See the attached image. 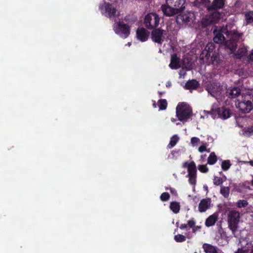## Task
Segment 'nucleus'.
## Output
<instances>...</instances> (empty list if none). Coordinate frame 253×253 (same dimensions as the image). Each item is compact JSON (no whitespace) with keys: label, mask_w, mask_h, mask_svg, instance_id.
Instances as JSON below:
<instances>
[{"label":"nucleus","mask_w":253,"mask_h":253,"mask_svg":"<svg viewBox=\"0 0 253 253\" xmlns=\"http://www.w3.org/2000/svg\"><path fill=\"white\" fill-rule=\"evenodd\" d=\"M191 107L184 102L179 103L176 108V116L178 120L182 122H187L191 117Z\"/></svg>","instance_id":"f257e3e1"},{"label":"nucleus","mask_w":253,"mask_h":253,"mask_svg":"<svg viewBox=\"0 0 253 253\" xmlns=\"http://www.w3.org/2000/svg\"><path fill=\"white\" fill-rule=\"evenodd\" d=\"M237 107L240 111L246 114L253 110V94L247 93L242 96V99L239 101Z\"/></svg>","instance_id":"f03ea898"},{"label":"nucleus","mask_w":253,"mask_h":253,"mask_svg":"<svg viewBox=\"0 0 253 253\" xmlns=\"http://www.w3.org/2000/svg\"><path fill=\"white\" fill-rule=\"evenodd\" d=\"M160 18L159 15L155 12L147 14L144 19V25L149 30L157 28L160 24Z\"/></svg>","instance_id":"7ed1b4c3"},{"label":"nucleus","mask_w":253,"mask_h":253,"mask_svg":"<svg viewBox=\"0 0 253 253\" xmlns=\"http://www.w3.org/2000/svg\"><path fill=\"white\" fill-rule=\"evenodd\" d=\"M240 218V213L238 211L235 210L229 211L227 218L228 227L232 231V233L234 235L238 228Z\"/></svg>","instance_id":"20e7f679"},{"label":"nucleus","mask_w":253,"mask_h":253,"mask_svg":"<svg viewBox=\"0 0 253 253\" xmlns=\"http://www.w3.org/2000/svg\"><path fill=\"white\" fill-rule=\"evenodd\" d=\"M99 9L102 15L110 19L116 18L117 16L116 7L112 3L104 1L99 5Z\"/></svg>","instance_id":"39448f33"},{"label":"nucleus","mask_w":253,"mask_h":253,"mask_svg":"<svg viewBox=\"0 0 253 253\" xmlns=\"http://www.w3.org/2000/svg\"><path fill=\"white\" fill-rule=\"evenodd\" d=\"M113 28L117 34L124 38H126L130 35V27L122 22L115 23Z\"/></svg>","instance_id":"423d86ee"},{"label":"nucleus","mask_w":253,"mask_h":253,"mask_svg":"<svg viewBox=\"0 0 253 253\" xmlns=\"http://www.w3.org/2000/svg\"><path fill=\"white\" fill-rule=\"evenodd\" d=\"M173 4L165 3L162 4L161 9L164 15L166 16H172L181 12L185 8V6L173 7Z\"/></svg>","instance_id":"0eeeda50"},{"label":"nucleus","mask_w":253,"mask_h":253,"mask_svg":"<svg viewBox=\"0 0 253 253\" xmlns=\"http://www.w3.org/2000/svg\"><path fill=\"white\" fill-rule=\"evenodd\" d=\"M167 35V31L161 28H155L152 29L151 33V38L152 41L161 45L165 39Z\"/></svg>","instance_id":"6e6552de"},{"label":"nucleus","mask_w":253,"mask_h":253,"mask_svg":"<svg viewBox=\"0 0 253 253\" xmlns=\"http://www.w3.org/2000/svg\"><path fill=\"white\" fill-rule=\"evenodd\" d=\"M214 37L213 38V42L218 44H221L223 43L225 41V38L223 35V34L226 35H229L230 32L228 31L226 27H222L218 30H214L213 31Z\"/></svg>","instance_id":"1a4fd4ad"},{"label":"nucleus","mask_w":253,"mask_h":253,"mask_svg":"<svg viewBox=\"0 0 253 253\" xmlns=\"http://www.w3.org/2000/svg\"><path fill=\"white\" fill-rule=\"evenodd\" d=\"M194 19V14L192 12H188L180 14L176 16L175 21L179 25L188 24L193 22Z\"/></svg>","instance_id":"9d476101"},{"label":"nucleus","mask_w":253,"mask_h":253,"mask_svg":"<svg viewBox=\"0 0 253 253\" xmlns=\"http://www.w3.org/2000/svg\"><path fill=\"white\" fill-rule=\"evenodd\" d=\"M222 88V86L219 83L214 82H210L206 86V90L213 97L220 92Z\"/></svg>","instance_id":"9b49d317"},{"label":"nucleus","mask_w":253,"mask_h":253,"mask_svg":"<svg viewBox=\"0 0 253 253\" xmlns=\"http://www.w3.org/2000/svg\"><path fill=\"white\" fill-rule=\"evenodd\" d=\"M137 39L141 42L148 40L150 36V32L143 27L138 28L136 32Z\"/></svg>","instance_id":"f8f14e48"},{"label":"nucleus","mask_w":253,"mask_h":253,"mask_svg":"<svg viewBox=\"0 0 253 253\" xmlns=\"http://www.w3.org/2000/svg\"><path fill=\"white\" fill-rule=\"evenodd\" d=\"M226 0H213L210 5L207 6V10L209 11H212V10H217L218 9H222L225 4Z\"/></svg>","instance_id":"ddd939ff"},{"label":"nucleus","mask_w":253,"mask_h":253,"mask_svg":"<svg viewBox=\"0 0 253 253\" xmlns=\"http://www.w3.org/2000/svg\"><path fill=\"white\" fill-rule=\"evenodd\" d=\"M217 113L219 118L226 120L230 118L232 114L231 110L225 107L218 108Z\"/></svg>","instance_id":"4468645a"},{"label":"nucleus","mask_w":253,"mask_h":253,"mask_svg":"<svg viewBox=\"0 0 253 253\" xmlns=\"http://www.w3.org/2000/svg\"><path fill=\"white\" fill-rule=\"evenodd\" d=\"M211 200L210 198L203 199L200 201L199 204V211L200 212H205L210 209L211 206Z\"/></svg>","instance_id":"2eb2a0df"},{"label":"nucleus","mask_w":253,"mask_h":253,"mask_svg":"<svg viewBox=\"0 0 253 253\" xmlns=\"http://www.w3.org/2000/svg\"><path fill=\"white\" fill-rule=\"evenodd\" d=\"M182 167L187 169L188 175H197L196 166L194 161H191L189 163L187 162H184L182 165Z\"/></svg>","instance_id":"dca6fc26"},{"label":"nucleus","mask_w":253,"mask_h":253,"mask_svg":"<svg viewBox=\"0 0 253 253\" xmlns=\"http://www.w3.org/2000/svg\"><path fill=\"white\" fill-rule=\"evenodd\" d=\"M171 69H178L180 67V58L177 57L176 54L171 56L170 63L169 65Z\"/></svg>","instance_id":"f3484780"},{"label":"nucleus","mask_w":253,"mask_h":253,"mask_svg":"<svg viewBox=\"0 0 253 253\" xmlns=\"http://www.w3.org/2000/svg\"><path fill=\"white\" fill-rule=\"evenodd\" d=\"M215 49L214 44L212 42H209L205 48V50L203 51V53L204 54L206 52V57L209 58L211 57H213L214 54L211 55V53Z\"/></svg>","instance_id":"a211bd4d"},{"label":"nucleus","mask_w":253,"mask_h":253,"mask_svg":"<svg viewBox=\"0 0 253 253\" xmlns=\"http://www.w3.org/2000/svg\"><path fill=\"white\" fill-rule=\"evenodd\" d=\"M225 48L230 50L231 53H233L237 49V43H236V42H234L233 40L230 39L225 42Z\"/></svg>","instance_id":"6ab92c4d"},{"label":"nucleus","mask_w":253,"mask_h":253,"mask_svg":"<svg viewBox=\"0 0 253 253\" xmlns=\"http://www.w3.org/2000/svg\"><path fill=\"white\" fill-rule=\"evenodd\" d=\"M203 248L206 253H218L217 248L209 244H204Z\"/></svg>","instance_id":"aec40b11"},{"label":"nucleus","mask_w":253,"mask_h":253,"mask_svg":"<svg viewBox=\"0 0 253 253\" xmlns=\"http://www.w3.org/2000/svg\"><path fill=\"white\" fill-rule=\"evenodd\" d=\"M200 84L196 80L188 81L185 84V88L187 89H195L199 87Z\"/></svg>","instance_id":"412c9836"},{"label":"nucleus","mask_w":253,"mask_h":253,"mask_svg":"<svg viewBox=\"0 0 253 253\" xmlns=\"http://www.w3.org/2000/svg\"><path fill=\"white\" fill-rule=\"evenodd\" d=\"M213 12L211 13L209 15V18L211 19V21L213 23L218 22L220 19V14L217 10H212Z\"/></svg>","instance_id":"4be33fe9"},{"label":"nucleus","mask_w":253,"mask_h":253,"mask_svg":"<svg viewBox=\"0 0 253 253\" xmlns=\"http://www.w3.org/2000/svg\"><path fill=\"white\" fill-rule=\"evenodd\" d=\"M217 220V217L215 214L209 216L206 220L205 225L207 227L213 225Z\"/></svg>","instance_id":"5701e85b"},{"label":"nucleus","mask_w":253,"mask_h":253,"mask_svg":"<svg viewBox=\"0 0 253 253\" xmlns=\"http://www.w3.org/2000/svg\"><path fill=\"white\" fill-rule=\"evenodd\" d=\"M242 36V33H239L236 30H233L231 32L230 39L233 40L234 42H236V43H237Z\"/></svg>","instance_id":"b1692460"},{"label":"nucleus","mask_w":253,"mask_h":253,"mask_svg":"<svg viewBox=\"0 0 253 253\" xmlns=\"http://www.w3.org/2000/svg\"><path fill=\"white\" fill-rule=\"evenodd\" d=\"M169 208L174 213L179 212L180 209L179 203L177 202H171L170 203Z\"/></svg>","instance_id":"393cba45"},{"label":"nucleus","mask_w":253,"mask_h":253,"mask_svg":"<svg viewBox=\"0 0 253 253\" xmlns=\"http://www.w3.org/2000/svg\"><path fill=\"white\" fill-rule=\"evenodd\" d=\"M241 93V90L238 87H233L230 90L229 97L235 98L238 97Z\"/></svg>","instance_id":"a878e982"},{"label":"nucleus","mask_w":253,"mask_h":253,"mask_svg":"<svg viewBox=\"0 0 253 253\" xmlns=\"http://www.w3.org/2000/svg\"><path fill=\"white\" fill-rule=\"evenodd\" d=\"M217 161V158L214 152H211L208 158V164L210 165H214Z\"/></svg>","instance_id":"bb28decb"},{"label":"nucleus","mask_w":253,"mask_h":253,"mask_svg":"<svg viewBox=\"0 0 253 253\" xmlns=\"http://www.w3.org/2000/svg\"><path fill=\"white\" fill-rule=\"evenodd\" d=\"M243 134L246 137H250L253 135V126L245 127L242 129Z\"/></svg>","instance_id":"cd10ccee"},{"label":"nucleus","mask_w":253,"mask_h":253,"mask_svg":"<svg viewBox=\"0 0 253 253\" xmlns=\"http://www.w3.org/2000/svg\"><path fill=\"white\" fill-rule=\"evenodd\" d=\"M179 138L177 135L172 136L170 140L168 147L170 149L173 148L178 142Z\"/></svg>","instance_id":"c85d7f7f"},{"label":"nucleus","mask_w":253,"mask_h":253,"mask_svg":"<svg viewBox=\"0 0 253 253\" xmlns=\"http://www.w3.org/2000/svg\"><path fill=\"white\" fill-rule=\"evenodd\" d=\"M246 54V51L245 49L240 48L237 50V52L234 54V57L236 59H241L245 56Z\"/></svg>","instance_id":"c756f323"},{"label":"nucleus","mask_w":253,"mask_h":253,"mask_svg":"<svg viewBox=\"0 0 253 253\" xmlns=\"http://www.w3.org/2000/svg\"><path fill=\"white\" fill-rule=\"evenodd\" d=\"M182 64L183 66L187 70H190L191 68V61L189 58H184L182 59Z\"/></svg>","instance_id":"7c9ffc66"},{"label":"nucleus","mask_w":253,"mask_h":253,"mask_svg":"<svg viewBox=\"0 0 253 253\" xmlns=\"http://www.w3.org/2000/svg\"><path fill=\"white\" fill-rule=\"evenodd\" d=\"M230 188L229 187L222 186L220 187V194L225 198H228L229 195Z\"/></svg>","instance_id":"2f4dec72"},{"label":"nucleus","mask_w":253,"mask_h":253,"mask_svg":"<svg viewBox=\"0 0 253 253\" xmlns=\"http://www.w3.org/2000/svg\"><path fill=\"white\" fill-rule=\"evenodd\" d=\"M231 166V162L230 160H228L222 161L221 165V168L224 171L228 170L230 169Z\"/></svg>","instance_id":"473e14b6"},{"label":"nucleus","mask_w":253,"mask_h":253,"mask_svg":"<svg viewBox=\"0 0 253 253\" xmlns=\"http://www.w3.org/2000/svg\"><path fill=\"white\" fill-rule=\"evenodd\" d=\"M159 109L164 110L166 109L168 106V102L165 99H161L158 101Z\"/></svg>","instance_id":"72a5a7b5"},{"label":"nucleus","mask_w":253,"mask_h":253,"mask_svg":"<svg viewBox=\"0 0 253 253\" xmlns=\"http://www.w3.org/2000/svg\"><path fill=\"white\" fill-rule=\"evenodd\" d=\"M245 18L247 24L253 22V11H250L246 13Z\"/></svg>","instance_id":"f704fd0d"},{"label":"nucleus","mask_w":253,"mask_h":253,"mask_svg":"<svg viewBox=\"0 0 253 253\" xmlns=\"http://www.w3.org/2000/svg\"><path fill=\"white\" fill-rule=\"evenodd\" d=\"M174 239L177 243H181L186 241V238L185 236L181 234H177L174 236Z\"/></svg>","instance_id":"c9c22d12"},{"label":"nucleus","mask_w":253,"mask_h":253,"mask_svg":"<svg viewBox=\"0 0 253 253\" xmlns=\"http://www.w3.org/2000/svg\"><path fill=\"white\" fill-rule=\"evenodd\" d=\"M213 23L212 21H211V19L209 18H203L201 21V24L203 27H206Z\"/></svg>","instance_id":"e433bc0d"},{"label":"nucleus","mask_w":253,"mask_h":253,"mask_svg":"<svg viewBox=\"0 0 253 253\" xmlns=\"http://www.w3.org/2000/svg\"><path fill=\"white\" fill-rule=\"evenodd\" d=\"M223 180L220 177L214 176L213 179V183L216 186L221 185L223 183Z\"/></svg>","instance_id":"4c0bfd02"},{"label":"nucleus","mask_w":253,"mask_h":253,"mask_svg":"<svg viewBox=\"0 0 253 253\" xmlns=\"http://www.w3.org/2000/svg\"><path fill=\"white\" fill-rule=\"evenodd\" d=\"M170 198V195L168 192H164L160 196V199L163 202L168 201Z\"/></svg>","instance_id":"58836bf2"},{"label":"nucleus","mask_w":253,"mask_h":253,"mask_svg":"<svg viewBox=\"0 0 253 253\" xmlns=\"http://www.w3.org/2000/svg\"><path fill=\"white\" fill-rule=\"evenodd\" d=\"M237 205L238 208H244L248 205V203L246 200H240L238 201Z\"/></svg>","instance_id":"ea45409f"},{"label":"nucleus","mask_w":253,"mask_h":253,"mask_svg":"<svg viewBox=\"0 0 253 253\" xmlns=\"http://www.w3.org/2000/svg\"><path fill=\"white\" fill-rule=\"evenodd\" d=\"M198 169L202 173H207L209 171V168L207 165H201L198 166Z\"/></svg>","instance_id":"a19ab883"},{"label":"nucleus","mask_w":253,"mask_h":253,"mask_svg":"<svg viewBox=\"0 0 253 253\" xmlns=\"http://www.w3.org/2000/svg\"><path fill=\"white\" fill-rule=\"evenodd\" d=\"M207 144L206 143H203V144L199 147L198 151L200 153H203L205 151H207V152H210V149L207 150Z\"/></svg>","instance_id":"79ce46f5"},{"label":"nucleus","mask_w":253,"mask_h":253,"mask_svg":"<svg viewBox=\"0 0 253 253\" xmlns=\"http://www.w3.org/2000/svg\"><path fill=\"white\" fill-rule=\"evenodd\" d=\"M196 176L197 175H188V177L189 178V182L191 184L194 185L196 184Z\"/></svg>","instance_id":"37998d69"},{"label":"nucleus","mask_w":253,"mask_h":253,"mask_svg":"<svg viewBox=\"0 0 253 253\" xmlns=\"http://www.w3.org/2000/svg\"><path fill=\"white\" fill-rule=\"evenodd\" d=\"M243 3L241 0H235L234 3V7L236 8H240Z\"/></svg>","instance_id":"c03bdc74"},{"label":"nucleus","mask_w":253,"mask_h":253,"mask_svg":"<svg viewBox=\"0 0 253 253\" xmlns=\"http://www.w3.org/2000/svg\"><path fill=\"white\" fill-rule=\"evenodd\" d=\"M184 3V0H176L173 4V6L176 7H180V6H183Z\"/></svg>","instance_id":"a18cd8bd"},{"label":"nucleus","mask_w":253,"mask_h":253,"mask_svg":"<svg viewBox=\"0 0 253 253\" xmlns=\"http://www.w3.org/2000/svg\"><path fill=\"white\" fill-rule=\"evenodd\" d=\"M196 222L194 218H192L187 221V226H188L190 228H193L195 225Z\"/></svg>","instance_id":"49530a36"},{"label":"nucleus","mask_w":253,"mask_h":253,"mask_svg":"<svg viewBox=\"0 0 253 253\" xmlns=\"http://www.w3.org/2000/svg\"><path fill=\"white\" fill-rule=\"evenodd\" d=\"M136 18H130V15H126V16H125V18H124V20L126 22H131V23H134L136 21Z\"/></svg>","instance_id":"de8ad7c7"},{"label":"nucleus","mask_w":253,"mask_h":253,"mask_svg":"<svg viewBox=\"0 0 253 253\" xmlns=\"http://www.w3.org/2000/svg\"><path fill=\"white\" fill-rule=\"evenodd\" d=\"M200 142V139L197 137H192L191 139V143L193 145H195L197 143Z\"/></svg>","instance_id":"09e8293b"},{"label":"nucleus","mask_w":253,"mask_h":253,"mask_svg":"<svg viewBox=\"0 0 253 253\" xmlns=\"http://www.w3.org/2000/svg\"><path fill=\"white\" fill-rule=\"evenodd\" d=\"M200 2L204 4L205 7L207 8V6L210 5V0H199Z\"/></svg>","instance_id":"8fccbe9b"},{"label":"nucleus","mask_w":253,"mask_h":253,"mask_svg":"<svg viewBox=\"0 0 253 253\" xmlns=\"http://www.w3.org/2000/svg\"><path fill=\"white\" fill-rule=\"evenodd\" d=\"M201 228H202L201 226L194 225V226L192 228V232L193 233L195 234L197 232L200 231L201 230Z\"/></svg>","instance_id":"3c124183"},{"label":"nucleus","mask_w":253,"mask_h":253,"mask_svg":"<svg viewBox=\"0 0 253 253\" xmlns=\"http://www.w3.org/2000/svg\"><path fill=\"white\" fill-rule=\"evenodd\" d=\"M174 0H166V3L169 4H173Z\"/></svg>","instance_id":"603ef678"},{"label":"nucleus","mask_w":253,"mask_h":253,"mask_svg":"<svg viewBox=\"0 0 253 253\" xmlns=\"http://www.w3.org/2000/svg\"><path fill=\"white\" fill-rule=\"evenodd\" d=\"M249 59L253 62V50H252L251 53L249 55Z\"/></svg>","instance_id":"864d4df0"},{"label":"nucleus","mask_w":253,"mask_h":253,"mask_svg":"<svg viewBox=\"0 0 253 253\" xmlns=\"http://www.w3.org/2000/svg\"><path fill=\"white\" fill-rule=\"evenodd\" d=\"M187 224H182L180 226L179 228L181 229H184L185 228H187Z\"/></svg>","instance_id":"5fc2aeb1"},{"label":"nucleus","mask_w":253,"mask_h":253,"mask_svg":"<svg viewBox=\"0 0 253 253\" xmlns=\"http://www.w3.org/2000/svg\"><path fill=\"white\" fill-rule=\"evenodd\" d=\"M165 91H158L159 96L160 97H161L163 95L165 94Z\"/></svg>","instance_id":"6e6d98bb"},{"label":"nucleus","mask_w":253,"mask_h":253,"mask_svg":"<svg viewBox=\"0 0 253 253\" xmlns=\"http://www.w3.org/2000/svg\"><path fill=\"white\" fill-rule=\"evenodd\" d=\"M235 253H245V252L242 249H239Z\"/></svg>","instance_id":"4d7b16f0"},{"label":"nucleus","mask_w":253,"mask_h":253,"mask_svg":"<svg viewBox=\"0 0 253 253\" xmlns=\"http://www.w3.org/2000/svg\"><path fill=\"white\" fill-rule=\"evenodd\" d=\"M170 191L173 194H174L176 193V191H175V190L174 189L172 188H170Z\"/></svg>","instance_id":"13d9d810"},{"label":"nucleus","mask_w":253,"mask_h":253,"mask_svg":"<svg viewBox=\"0 0 253 253\" xmlns=\"http://www.w3.org/2000/svg\"><path fill=\"white\" fill-rule=\"evenodd\" d=\"M249 163L250 164V165L251 166L253 167V160L250 161L249 162Z\"/></svg>","instance_id":"bf43d9fd"},{"label":"nucleus","mask_w":253,"mask_h":253,"mask_svg":"<svg viewBox=\"0 0 253 253\" xmlns=\"http://www.w3.org/2000/svg\"><path fill=\"white\" fill-rule=\"evenodd\" d=\"M177 152H178V151H175V150H173V151H171V154L172 155H174V153H177Z\"/></svg>","instance_id":"052dcab7"},{"label":"nucleus","mask_w":253,"mask_h":253,"mask_svg":"<svg viewBox=\"0 0 253 253\" xmlns=\"http://www.w3.org/2000/svg\"><path fill=\"white\" fill-rule=\"evenodd\" d=\"M153 106H154V107H155V108L156 107V104L155 102H154V103H153Z\"/></svg>","instance_id":"680f3d73"},{"label":"nucleus","mask_w":253,"mask_h":253,"mask_svg":"<svg viewBox=\"0 0 253 253\" xmlns=\"http://www.w3.org/2000/svg\"><path fill=\"white\" fill-rule=\"evenodd\" d=\"M251 184L252 186H253V179L251 180Z\"/></svg>","instance_id":"e2e57ef3"},{"label":"nucleus","mask_w":253,"mask_h":253,"mask_svg":"<svg viewBox=\"0 0 253 253\" xmlns=\"http://www.w3.org/2000/svg\"><path fill=\"white\" fill-rule=\"evenodd\" d=\"M250 253H253V248L252 249L251 251L250 252Z\"/></svg>","instance_id":"0e129e2a"},{"label":"nucleus","mask_w":253,"mask_h":253,"mask_svg":"<svg viewBox=\"0 0 253 253\" xmlns=\"http://www.w3.org/2000/svg\"><path fill=\"white\" fill-rule=\"evenodd\" d=\"M175 121V120L174 119H171L172 122H174Z\"/></svg>","instance_id":"69168bd1"},{"label":"nucleus","mask_w":253,"mask_h":253,"mask_svg":"<svg viewBox=\"0 0 253 253\" xmlns=\"http://www.w3.org/2000/svg\"><path fill=\"white\" fill-rule=\"evenodd\" d=\"M176 225H177V226H178V222H176Z\"/></svg>","instance_id":"338daca9"},{"label":"nucleus","mask_w":253,"mask_h":253,"mask_svg":"<svg viewBox=\"0 0 253 253\" xmlns=\"http://www.w3.org/2000/svg\"><path fill=\"white\" fill-rule=\"evenodd\" d=\"M170 84H167V86H170Z\"/></svg>","instance_id":"774afa93"}]
</instances>
